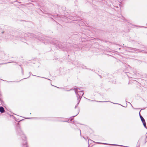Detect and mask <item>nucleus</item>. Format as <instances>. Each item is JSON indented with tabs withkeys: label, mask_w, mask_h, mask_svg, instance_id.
I'll list each match as a JSON object with an SVG mask.
<instances>
[{
	"label": "nucleus",
	"mask_w": 147,
	"mask_h": 147,
	"mask_svg": "<svg viewBox=\"0 0 147 147\" xmlns=\"http://www.w3.org/2000/svg\"><path fill=\"white\" fill-rule=\"evenodd\" d=\"M76 93L80 97L82 96L84 94V93L82 91L78 92L76 90L75 91Z\"/></svg>",
	"instance_id": "nucleus-1"
},
{
	"label": "nucleus",
	"mask_w": 147,
	"mask_h": 147,
	"mask_svg": "<svg viewBox=\"0 0 147 147\" xmlns=\"http://www.w3.org/2000/svg\"><path fill=\"white\" fill-rule=\"evenodd\" d=\"M141 120L142 121V122L143 123V125H144V127H146V123L145 121V120Z\"/></svg>",
	"instance_id": "nucleus-2"
},
{
	"label": "nucleus",
	"mask_w": 147,
	"mask_h": 147,
	"mask_svg": "<svg viewBox=\"0 0 147 147\" xmlns=\"http://www.w3.org/2000/svg\"><path fill=\"white\" fill-rule=\"evenodd\" d=\"M4 111V109L2 107H0V111L1 113H3Z\"/></svg>",
	"instance_id": "nucleus-3"
},
{
	"label": "nucleus",
	"mask_w": 147,
	"mask_h": 147,
	"mask_svg": "<svg viewBox=\"0 0 147 147\" xmlns=\"http://www.w3.org/2000/svg\"><path fill=\"white\" fill-rule=\"evenodd\" d=\"M140 115L141 119H144L143 117L142 116H141L140 114Z\"/></svg>",
	"instance_id": "nucleus-4"
}]
</instances>
